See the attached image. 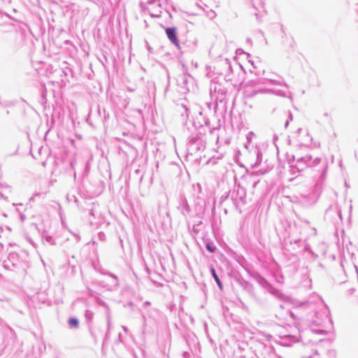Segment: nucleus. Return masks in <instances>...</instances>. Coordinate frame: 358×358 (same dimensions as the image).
<instances>
[{"label": "nucleus", "instance_id": "obj_1", "mask_svg": "<svg viewBox=\"0 0 358 358\" xmlns=\"http://www.w3.org/2000/svg\"><path fill=\"white\" fill-rule=\"evenodd\" d=\"M166 34L169 39L177 47L179 46V40L176 36V29L175 27H169L166 29Z\"/></svg>", "mask_w": 358, "mask_h": 358}, {"label": "nucleus", "instance_id": "obj_2", "mask_svg": "<svg viewBox=\"0 0 358 358\" xmlns=\"http://www.w3.org/2000/svg\"><path fill=\"white\" fill-rule=\"evenodd\" d=\"M211 273H212L213 276V278H214L215 280L216 281L217 284L220 287H221V282H220V279H219V278H218L217 275V274H216V273H215V270L213 268H211Z\"/></svg>", "mask_w": 358, "mask_h": 358}, {"label": "nucleus", "instance_id": "obj_3", "mask_svg": "<svg viewBox=\"0 0 358 358\" xmlns=\"http://www.w3.org/2000/svg\"><path fill=\"white\" fill-rule=\"evenodd\" d=\"M69 324L74 327H77L78 325V321L76 318H71L69 321Z\"/></svg>", "mask_w": 358, "mask_h": 358}, {"label": "nucleus", "instance_id": "obj_4", "mask_svg": "<svg viewBox=\"0 0 358 358\" xmlns=\"http://www.w3.org/2000/svg\"><path fill=\"white\" fill-rule=\"evenodd\" d=\"M207 249L209 252H214V248H212L209 244L207 245Z\"/></svg>", "mask_w": 358, "mask_h": 358}]
</instances>
